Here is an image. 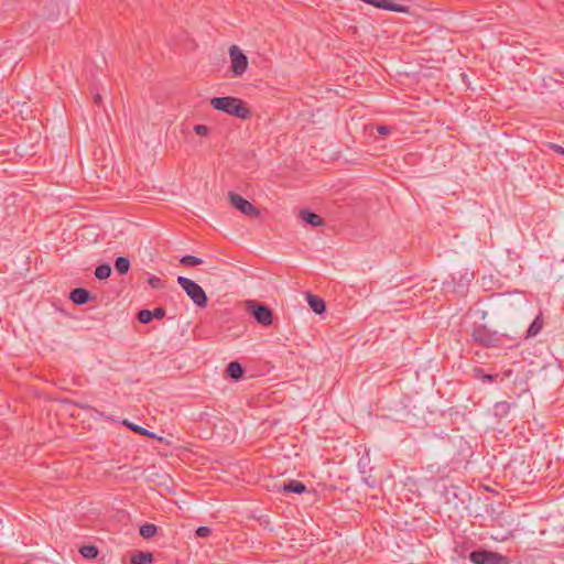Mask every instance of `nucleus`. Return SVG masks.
I'll list each match as a JSON object with an SVG mask.
<instances>
[{"label": "nucleus", "instance_id": "1", "mask_svg": "<svg viewBox=\"0 0 564 564\" xmlns=\"http://www.w3.org/2000/svg\"><path fill=\"white\" fill-rule=\"evenodd\" d=\"M210 106L216 110L242 120L251 116L249 108L237 97H214L210 99Z\"/></svg>", "mask_w": 564, "mask_h": 564}, {"label": "nucleus", "instance_id": "2", "mask_svg": "<svg viewBox=\"0 0 564 564\" xmlns=\"http://www.w3.org/2000/svg\"><path fill=\"white\" fill-rule=\"evenodd\" d=\"M177 283L195 305L198 307H205L207 305V295L199 284L185 276H178Z\"/></svg>", "mask_w": 564, "mask_h": 564}, {"label": "nucleus", "instance_id": "3", "mask_svg": "<svg viewBox=\"0 0 564 564\" xmlns=\"http://www.w3.org/2000/svg\"><path fill=\"white\" fill-rule=\"evenodd\" d=\"M469 561L473 564H509L510 563V561L507 556H505L500 553L484 550V549H479V550H475V551L470 552Z\"/></svg>", "mask_w": 564, "mask_h": 564}, {"label": "nucleus", "instance_id": "4", "mask_svg": "<svg viewBox=\"0 0 564 564\" xmlns=\"http://www.w3.org/2000/svg\"><path fill=\"white\" fill-rule=\"evenodd\" d=\"M475 273L469 271L468 269L460 270L452 275V281H447L444 285L449 289L453 288V291L463 295L467 291L470 282L474 280Z\"/></svg>", "mask_w": 564, "mask_h": 564}, {"label": "nucleus", "instance_id": "5", "mask_svg": "<svg viewBox=\"0 0 564 564\" xmlns=\"http://www.w3.org/2000/svg\"><path fill=\"white\" fill-rule=\"evenodd\" d=\"M229 56L231 61L232 73L236 76H241L245 74L248 67V58L243 52L237 45H232L229 48Z\"/></svg>", "mask_w": 564, "mask_h": 564}, {"label": "nucleus", "instance_id": "6", "mask_svg": "<svg viewBox=\"0 0 564 564\" xmlns=\"http://www.w3.org/2000/svg\"><path fill=\"white\" fill-rule=\"evenodd\" d=\"M229 199L231 205L240 210L243 215L250 217H258L259 212L257 208L247 199H245L241 195L230 192Z\"/></svg>", "mask_w": 564, "mask_h": 564}, {"label": "nucleus", "instance_id": "7", "mask_svg": "<svg viewBox=\"0 0 564 564\" xmlns=\"http://www.w3.org/2000/svg\"><path fill=\"white\" fill-rule=\"evenodd\" d=\"M242 305L252 317H273L270 307L256 300H247Z\"/></svg>", "mask_w": 564, "mask_h": 564}, {"label": "nucleus", "instance_id": "8", "mask_svg": "<svg viewBox=\"0 0 564 564\" xmlns=\"http://www.w3.org/2000/svg\"><path fill=\"white\" fill-rule=\"evenodd\" d=\"M367 4H371L378 9H383L388 11L399 12V13H409L410 8L404 4L393 3L391 0H361Z\"/></svg>", "mask_w": 564, "mask_h": 564}, {"label": "nucleus", "instance_id": "9", "mask_svg": "<svg viewBox=\"0 0 564 564\" xmlns=\"http://www.w3.org/2000/svg\"><path fill=\"white\" fill-rule=\"evenodd\" d=\"M473 338L477 343L489 346L496 340V334L485 326H477L473 330Z\"/></svg>", "mask_w": 564, "mask_h": 564}, {"label": "nucleus", "instance_id": "10", "mask_svg": "<svg viewBox=\"0 0 564 564\" xmlns=\"http://www.w3.org/2000/svg\"><path fill=\"white\" fill-rule=\"evenodd\" d=\"M305 296L311 310L315 314L322 315L326 311V303L322 297L314 295L310 292L305 293Z\"/></svg>", "mask_w": 564, "mask_h": 564}, {"label": "nucleus", "instance_id": "11", "mask_svg": "<svg viewBox=\"0 0 564 564\" xmlns=\"http://www.w3.org/2000/svg\"><path fill=\"white\" fill-rule=\"evenodd\" d=\"M299 216L304 223L313 227H321L324 225V219L319 215L307 209L300 210Z\"/></svg>", "mask_w": 564, "mask_h": 564}, {"label": "nucleus", "instance_id": "12", "mask_svg": "<svg viewBox=\"0 0 564 564\" xmlns=\"http://www.w3.org/2000/svg\"><path fill=\"white\" fill-rule=\"evenodd\" d=\"M69 299L74 304L82 305L89 301L90 292L85 289L77 288L70 292Z\"/></svg>", "mask_w": 564, "mask_h": 564}, {"label": "nucleus", "instance_id": "13", "mask_svg": "<svg viewBox=\"0 0 564 564\" xmlns=\"http://www.w3.org/2000/svg\"><path fill=\"white\" fill-rule=\"evenodd\" d=\"M282 490L284 492L301 495L304 494L307 490V488L302 481L290 480L283 484Z\"/></svg>", "mask_w": 564, "mask_h": 564}, {"label": "nucleus", "instance_id": "14", "mask_svg": "<svg viewBox=\"0 0 564 564\" xmlns=\"http://www.w3.org/2000/svg\"><path fill=\"white\" fill-rule=\"evenodd\" d=\"M226 373L234 380H240L243 377L245 370L238 361H231L226 368Z\"/></svg>", "mask_w": 564, "mask_h": 564}, {"label": "nucleus", "instance_id": "15", "mask_svg": "<svg viewBox=\"0 0 564 564\" xmlns=\"http://www.w3.org/2000/svg\"><path fill=\"white\" fill-rule=\"evenodd\" d=\"M123 424L126 426H128L131 431H133L134 433L139 434V435H142V436H147V437H150V438H156L159 441H163V437L161 436H158L155 433L140 426V425H137L134 423H130L128 421H123Z\"/></svg>", "mask_w": 564, "mask_h": 564}, {"label": "nucleus", "instance_id": "16", "mask_svg": "<svg viewBox=\"0 0 564 564\" xmlns=\"http://www.w3.org/2000/svg\"><path fill=\"white\" fill-rule=\"evenodd\" d=\"M153 562L151 552H137L131 556V564H150Z\"/></svg>", "mask_w": 564, "mask_h": 564}, {"label": "nucleus", "instance_id": "17", "mask_svg": "<svg viewBox=\"0 0 564 564\" xmlns=\"http://www.w3.org/2000/svg\"><path fill=\"white\" fill-rule=\"evenodd\" d=\"M473 377L482 381L494 382L497 380L499 375H489L486 373L481 367H474L471 370Z\"/></svg>", "mask_w": 564, "mask_h": 564}, {"label": "nucleus", "instance_id": "18", "mask_svg": "<svg viewBox=\"0 0 564 564\" xmlns=\"http://www.w3.org/2000/svg\"><path fill=\"white\" fill-rule=\"evenodd\" d=\"M543 319H533L530 327L527 330L525 338L535 337L543 328Z\"/></svg>", "mask_w": 564, "mask_h": 564}, {"label": "nucleus", "instance_id": "19", "mask_svg": "<svg viewBox=\"0 0 564 564\" xmlns=\"http://www.w3.org/2000/svg\"><path fill=\"white\" fill-rule=\"evenodd\" d=\"M115 268L120 274H126L130 269V260L126 257H118L115 261Z\"/></svg>", "mask_w": 564, "mask_h": 564}, {"label": "nucleus", "instance_id": "20", "mask_svg": "<svg viewBox=\"0 0 564 564\" xmlns=\"http://www.w3.org/2000/svg\"><path fill=\"white\" fill-rule=\"evenodd\" d=\"M79 553L85 557V558H88V560H91V558H95L97 557L99 551L97 549V546L93 545V544H89V545H83L80 549H79Z\"/></svg>", "mask_w": 564, "mask_h": 564}, {"label": "nucleus", "instance_id": "21", "mask_svg": "<svg viewBox=\"0 0 564 564\" xmlns=\"http://www.w3.org/2000/svg\"><path fill=\"white\" fill-rule=\"evenodd\" d=\"M111 274V267L108 263L100 264L95 270V276L98 280H105Z\"/></svg>", "mask_w": 564, "mask_h": 564}, {"label": "nucleus", "instance_id": "22", "mask_svg": "<svg viewBox=\"0 0 564 564\" xmlns=\"http://www.w3.org/2000/svg\"><path fill=\"white\" fill-rule=\"evenodd\" d=\"M158 532V528L155 524L145 523L140 528V535L144 539H150L154 536Z\"/></svg>", "mask_w": 564, "mask_h": 564}, {"label": "nucleus", "instance_id": "23", "mask_svg": "<svg viewBox=\"0 0 564 564\" xmlns=\"http://www.w3.org/2000/svg\"><path fill=\"white\" fill-rule=\"evenodd\" d=\"M180 261L186 267H194L203 263V260L195 256H184Z\"/></svg>", "mask_w": 564, "mask_h": 564}, {"label": "nucleus", "instance_id": "24", "mask_svg": "<svg viewBox=\"0 0 564 564\" xmlns=\"http://www.w3.org/2000/svg\"><path fill=\"white\" fill-rule=\"evenodd\" d=\"M148 283L149 285L152 288V289H163L165 288V283L162 279H160L159 276L156 275H151L149 279H148Z\"/></svg>", "mask_w": 564, "mask_h": 564}, {"label": "nucleus", "instance_id": "25", "mask_svg": "<svg viewBox=\"0 0 564 564\" xmlns=\"http://www.w3.org/2000/svg\"><path fill=\"white\" fill-rule=\"evenodd\" d=\"M193 130L197 135L200 137H206L210 132V128L206 124H195Z\"/></svg>", "mask_w": 564, "mask_h": 564}, {"label": "nucleus", "instance_id": "26", "mask_svg": "<svg viewBox=\"0 0 564 564\" xmlns=\"http://www.w3.org/2000/svg\"><path fill=\"white\" fill-rule=\"evenodd\" d=\"M212 533V530L208 527H198L196 530V535L198 538H207Z\"/></svg>", "mask_w": 564, "mask_h": 564}, {"label": "nucleus", "instance_id": "27", "mask_svg": "<svg viewBox=\"0 0 564 564\" xmlns=\"http://www.w3.org/2000/svg\"><path fill=\"white\" fill-rule=\"evenodd\" d=\"M497 300H498L500 306H511L512 305L510 300L505 297L503 295L498 294Z\"/></svg>", "mask_w": 564, "mask_h": 564}, {"label": "nucleus", "instance_id": "28", "mask_svg": "<svg viewBox=\"0 0 564 564\" xmlns=\"http://www.w3.org/2000/svg\"><path fill=\"white\" fill-rule=\"evenodd\" d=\"M134 317H153L152 311L150 310H140L137 312Z\"/></svg>", "mask_w": 564, "mask_h": 564}, {"label": "nucleus", "instance_id": "29", "mask_svg": "<svg viewBox=\"0 0 564 564\" xmlns=\"http://www.w3.org/2000/svg\"><path fill=\"white\" fill-rule=\"evenodd\" d=\"M377 131L381 135H387L391 132V129L388 126H378Z\"/></svg>", "mask_w": 564, "mask_h": 564}, {"label": "nucleus", "instance_id": "30", "mask_svg": "<svg viewBox=\"0 0 564 564\" xmlns=\"http://www.w3.org/2000/svg\"><path fill=\"white\" fill-rule=\"evenodd\" d=\"M549 147L554 150L556 153L561 154L564 156V148L558 145V144H555V143H550Z\"/></svg>", "mask_w": 564, "mask_h": 564}, {"label": "nucleus", "instance_id": "31", "mask_svg": "<svg viewBox=\"0 0 564 564\" xmlns=\"http://www.w3.org/2000/svg\"><path fill=\"white\" fill-rule=\"evenodd\" d=\"M164 315H165V311L162 307H156L152 311L153 317H164Z\"/></svg>", "mask_w": 564, "mask_h": 564}, {"label": "nucleus", "instance_id": "32", "mask_svg": "<svg viewBox=\"0 0 564 564\" xmlns=\"http://www.w3.org/2000/svg\"><path fill=\"white\" fill-rule=\"evenodd\" d=\"M259 324H261L263 327H268L272 325L274 319H256Z\"/></svg>", "mask_w": 564, "mask_h": 564}, {"label": "nucleus", "instance_id": "33", "mask_svg": "<svg viewBox=\"0 0 564 564\" xmlns=\"http://www.w3.org/2000/svg\"><path fill=\"white\" fill-rule=\"evenodd\" d=\"M94 102L97 105V106H100L101 104V96L99 93H96L95 96H94Z\"/></svg>", "mask_w": 564, "mask_h": 564}, {"label": "nucleus", "instance_id": "34", "mask_svg": "<svg viewBox=\"0 0 564 564\" xmlns=\"http://www.w3.org/2000/svg\"><path fill=\"white\" fill-rule=\"evenodd\" d=\"M142 324H149L152 319H139Z\"/></svg>", "mask_w": 564, "mask_h": 564}, {"label": "nucleus", "instance_id": "35", "mask_svg": "<svg viewBox=\"0 0 564 564\" xmlns=\"http://www.w3.org/2000/svg\"><path fill=\"white\" fill-rule=\"evenodd\" d=\"M519 301H520L522 304H525V301H524V300L519 299Z\"/></svg>", "mask_w": 564, "mask_h": 564}, {"label": "nucleus", "instance_id": "36", "mask_svg": "<svg viewBox=\"0 0 564 564\" xmlns=\"http://www.w3.org/2000/svg\"><path fill=\"white\" fill-rule=\"evenodd\" d=\"M540 317H542V313H539V314L536 315V318H540Z\"/></svg>", "mask_w": 564, "mask_h": 564}]
</instances>
